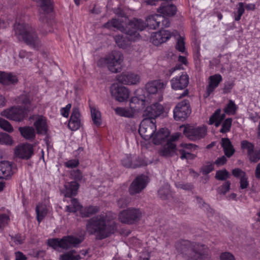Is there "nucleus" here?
Segmentation results:
<instances>
[{
    "label": "nucleus",
    "instance_id": "f257e3e1",
    "mask_svg": "<svg viewBox=\"0 0 260 260\" xmlns=\"http://www.w3.org/2000/svg\"><path fill=\"white\" fill-rule=\"evenodd\" d=\"M115 217L111 213L94 216L87 220L86 230L89 235H96L98 239L106 238L113 233L115 225L113 220Z\"/></svg>",
    "mask_w": 260,
    "mask_h": 260
},
{
    "label": "nucleus",
    "instance_id": "f03ea898",
    "mask_svg": "<svg viewBox=\"0 0 260 260\" xmlns=\"http://www.w3.org/2000/svg\"><path fill=\"white\" fill-rule=\"evenodd\" d=\"M177 252L186 260H209L208 251L204 246L187 240L177 241L175 244Z\"/></svg>",
    "mask_w": 260,
    "mask_h": 260
},
{
    "label": "nucleus",
    "instance_id": "7ed1b4c3",
    "mask_svg": "<svg viewBox=\"0 0 260 260\" xmlns=\"http://www.w3.org/2000/svg\"><path fill=\"white\" fill-rule=\"evenodd\" d=\"M197 147V145L191 143H181L176 148L175 144L168 142L161 148L159 154L161 156L167 157L172 156L176 153L180 155L181 159H193L196 156L192 154L190 151L192 149H195Z\"/></svg>",
    "mask_w": 260,
    "mask_h": 260
},
{
    "label": "nucleus",
    "instance_id": "20e7f679",
    "mask_svg": "<svg viewBox=\"0 0 260 260\" xmlns=\"http://www.w3.org/2000/svg\"><path fill=\"white\" fill-rule=\"evenodd\" d=\"M14 29L19 40H23L27 45L35 49L41 47V41L36 31L28 24L16 22L14 25Z\"/></svg>",
    "mask_w": 260,
    "mask_h": 260
},
{
    "label": "nucleus",
    "instance_id": "39448f33",
    "mask_svg": "<svg viewBox=\"0 0 260 260\" xmlns=\"http://www.w3.org/2000/svg\"><path fill=\"white\" fill-rule=\"evenodd\" d=\"M162 84L158 81L154 80L148 82L145 85L144 99H139L137 96L133 97L131 100V103H139L140 102L143 105L145 102H149L152 100L161 101L162 95L159 92Z\"/></svg>",
    "mask_w": 260,
    "mask_h": 260
},
{
    "label": "nucleus",
    "instance_id": "423d86ee",
    "mask_svg": "<svg viewBox=\"0 0 260 260\" xmlns=\"http://www.w3.org/2000/svg\"><path fill=\"white\" fill-rule=\"evenodd\" d=\"M123 60L122 54L119 51H113L106 57L99 59L97 64L98 66L106 65L110 72L116 73L121 71Z\"/></svg>",
    "mask_w": 260,
    "mask_h": 260
},
{
    "label": "nucleus",
    "instance_id": "0eeeda50",
    "mask_svg": "<svg viewBox=\"0 0 260 260\" xmlns=\"http://www.w3.org/2000/svg\"><path fill=\"white\" fill-rule=\"evenodd\" d=\"M81 242L82 240L78 238L69 236L63 237L61 239H49L48 241V243L50 246L53 247L55 249H56L59 247L63 249H68L71 247L75 246Z\"/></svg>",
    "mask_w": 260,
    "mask_h": 260
},
{
    "label": "nucleus",
    "instance_id": "6e6552de",
    "mask_svg": "<svg viewBox=\"0 0 260 260\" xmlns=\"http://www.w3.org/2000/svg\"><path fill=\"white\" fill-rule=\"evenodd\" d=\"M141 217L142 212L139 209L129 208L119 213L118 219L122 223L133 224L139 221Z\"/></svg>",
    "mask_w": 260,
    "mask_h": 260
},
{
    "label": "nucleus",
    "instance_id": "1a4fd4ad",
    "mask_svg": "<svg viewBox=\"0 0 260 260\" xmlns=\"http://www.w3.org/2000/svg\"><path fill=\"white\" fill-rule=\"evenodd\" d=\"M147 26L141 19H135L129 21L127 25L126 37L131 41H136L139 37L138 30L142 31Z\"/></svg>",
    "mask_w": 260,
    "mask_h": 260
},
{
    "label": "nucleus",
    "instance_id": "9d476101",
    "mask_svg": "<svg viewBox=\"0 0 260 260\" xmlns=\"http://www.w3.org/2000/svg\"><path fill=\"white\" fill-rule=\"evenodd\" d=\"M1 115L9 120L21 121L27 116V111L25 108L13 106L3 111L1 113Z\"/></svg>",
    "mask_w": 260,
    "mask_h": 260
},
{
    "label": "nucleus",
    "instance_id": "9b49d317",
    "mask_svg": "<svg viewBox=\"0 0 260 260\" xmlns=\"http://www.w3.org/2000/svg\"><path fill=\"white\" fill-rule=\"evenodd\" d=\"M156 129L155 122L149 118H144L141 122L139 133L145 140H149L153 136Z\"/></svg>",
    "mask_w": 260,
    "mask_h": 260
},
{
    "label": "nucleus",
    "instance_id": "f8f14e48",
    "mask_svg": "<svg viewBox=\"0 0 260 260\" xmlns=\"http://www.w3.org/2000/svg\"><path fill=\"white\" fill-rule=\"evenodd\" d=\"M183 134L189 140L194 141L205 137L207 134V128L205 126H188L184 128Z\"/></svg>",
    "mask_w": 260,
    "mask_h": 260
},
{
    "label": "nucleus",
    "instance_id": "ddd939ff",
    "mask_svg": "<svg viewBox=\"0 0 260 260\" xmlns=\"http://www.w3.org/2000/svg\"><path fill=\"white\" fill-rule=\"evenodd\" d=\"M174 117L176 120H183L189 116L191 113L189 102L187 100L179 102L175 107Z\"/></svg>",
    "mask_w": 260,
    "mask_h": 260
},
{
    "label": "nucleus",
    "instance_id": "4468645a",
    "mask_svg": "<svg viewBox=\"0 0 260 260\" xmlns=\"http://www.w3.org/2000/svg\"><path fill=\"white\" fill-rule=\"evenodd\" d=\"M111 95L119 102L127 101L129 96L128 89L124 86H119L117 84H113L110 88Z\"/></svg>",
    "mask_w": 260,
    "mask_h": 260
},
{
    "label": "nucleus",
    "instance_id": "2eb2a0df",
    "mask_svg": "<svg viewBox=\"0 0 260 260\" xmlns=\"http://www.w3.org/2000/svg\"><path fill=\"white\" fill-rule=\"evenodd\" d=\"M178 31L175 30L171 34L168 30L161 29L157 32H153L150 38V41L156 46H158L169 40L171 36L178 35Z\"/></svg>",
    "mask_w": 260,
    "mask_h": 260
},
{
    "label": "nucleus",
    "instance_id": "dca6fc26",
    "mask_svg": "<svg viewBox=\"0 0 260 260\" xmlns=\"http://www.w3.org/2000/svg\"><path fill=\"white\" fill-rule=\"evenodd\" d=\"M147 178L141 175L137 177L131 183L129 187V192L131 195L139 193L143 190L147 185Z\"/></svg>",
    "mask_w": 260,
    "mask_h": 260
},
{
    "label": "nucleus",
    "instance_id": "f3484780",
    "mask_svg": "<svg viewBox=\"0 0 260 260\" xmlns=\"http://www.w3.org/2000/svg\"><path fill=\"white\" fill-rule=\"evenodd\" d=\"M15 154L20 158L28 159L34 154L32 145L29 144L18 145L15 149Z\"/></svg>",
    "mask_w": 260,
    "mask_h": 260
},
{
    "label": "nucleus",
    "instance_id": "a211bd4d",
    "mask_svg": "<svg viewBox=\"0 0 260 260\" xmlns=\"http://www.w3.org/2000/svg\"><path fill=\"white\" fill-rule=\"evenodd\" d=\"M163 107L158 103H155L150 106L147 107L143 112V116L145 118H149L154 120L159 116L163 112Z\"/></svg>",
    "mask_w": 260,
    "mask_h": 260
},
{
    "label": "nucleus",
    "instance_id": "6ab92c4d",
    "mask_svg": "<svg viewBox=\"0 0 260 260\" xmlns=\"http://www.w3.org/2000/svg\"><path fill=\"white\" fill-rule=\"evenodd\" d=\"M172 88L174 90H182L189 83V77L186 74H182L179 76L173 78L171 80Z\"/></svg>",
    "mask_w": 260,
    "mask_h": 260
},
{
    "label": "nucleus",
    "instance_id": "aec40b11",
    "mask_svg": "<svg viewBox=\"0 0 260 260\" xmlns=\"http://www.w3.org/2000/svg\"><path fill=\"white\" fill-rule=\"evenodd\" d=\"M140 80L139 75L134 73H123L117 77L118 82L123 84H137Z\"/></svg>",
    "mask_w": 260,
    "mask_h": 260
},
{
    "label": "nucleus",
    "instance_id": "412c9836",
    "mask_svg": "<svg viewBox=\"0 0 260 260\" xmlns=\"http://www.w3.org/2000/svg\"><path fill=\"white\" fill-rule=\"evenodd\" d=\"M80 112L79 108L74 107L68 123L69 128L72 131H76L80 126Z\"/></svg>",
    "mask_w": 260,
    "mask_h": 260
},
{
    "label": "nucleus",
    "instance_id": "4be33fe9",
    "mask_svg": "<svg viewBox=\"0 0 260 260\" xmlns=\"http://www.w3.org/2000/svg\"><path fill=\"white\" fill-rule=\"evenodd\" d=\"M209 85L207 87V92L205 97H208L214 91V90L218 86L219 84L222 80V76L220 74H215L211 76L209 78Z\"/></svg>",
    "mask_w": 260,
    "mask_h": 260
},
{
    "label": "nucleus",
    "instance_id": "5701e85b",
    "mask_svg": "<svg viewBox=\"0 0 260 260\" xmlns=\"http://www.w3.org/2000/svg\"><path fill=\"white\" fill-rule=\"evenodd\" d=\"M18 82L16 75L10 72L0 71V83L6 85L15 84Z\"/></svg>",
    "mask_w": 260,
    "mask_h": 260
},
{
    "label": "nucleus",
    "instance_id": "b1692460",
    "mask_svg": "<svg viewBox=\"0 0 260 260\" xmlns=\"http://www.w3.org/2000/svg\"><path fill=\"white\" fill-rule=\"evenodd\" d=\"M37 133L45 135L48 131L46 118L42 116H37L35 117V121L34 124Z\"/></svg>",
    "mask_w": 260,
    "mask_h": 260
},
{
    "label": "nucleus",
    "instance_id": "393cba45",
    "mask_svg": "<svg viewBox=\"0 0 260 260\" xmlns=\"http://www.w3.org/2000/svg\"><path fill=\"white\" fill-rule=\"evenodd\" d=\"M163 16L160 14H154L149 16L146 19L147 25L150 29H155L160 26Z\"/></svg>",
    "mask_w": 260,
    "mask_h": 260
},
{
    "label": "nucleus",
    "instance_id": "a878e982",
    "mask_svg": "<svg viewBox=\"0 0 260 260\" xmlns=\"http://www.w3.org/2000/svg\"><path fill=\"white\" fill-rule=\"evenodd\" d=\"M79 185L76 181H71L66 183L64 185L63 191L66 197H71L75 196L78 192Z\"/></svg>",
    "mask_w": 260,
    "mask_h": 260
},
{
    "label": "nucleus",
    "instance_id": "bb28decb",
    "mask_svg": "<svg viewBox=\"0 0 260 260\" xmlns=\"http://www.w3.org/2000/svg\"><path fill=\"white\" fill-rule=\"evenodd\" d=\"M169 135L168 130L165 128L160 129L156 134H154L152 138L153 143L155 145L160 144L165 142Z\"/></svg>",
    "mask_w": 260,
    "mask_h": 260
},
{
    "label": "nucleus",
    "instance_id": "cd10ccee",
    "mask_svg": "<svg viewBox=\"0 0 260 260\" xmlns=\"http://www.w3.org/2000/svg\"><path fill=\"white\" fill-rule=\"evenodd\" d=\"M12 174V164L7 161L0 162V179H7Z\"/></svg>",
    "mask_w": 260,
    "mask_h": 260
},
{
    "label": "nucleus",
    "instance_id": "c85d7f7f",
    "mask_svg": "<svg viewBox=\"0 0 260 260\" xmlns=\"http://www.w3.org/2000/svg\"><path fill=\"white\" fill-rule=\"evenodd\" d=\"M19 131L21 136L26 140L32 141L36 137L35 128L32 126H23L19 127Z\"/></svg>",
    "mask_w": 260,
    "mask_h": 260
},
{
    "label": "nucleus",
    "instance_id": "c756f323",
    "mask_svg": "<svg viewBox=\"0 0 260 260\" xmlns=\"http://www.w3.org/2000/svg\"><path fill=\"white\" fill-rule=\"evenodd\" d=\"M177 9L175 6L173 5H169L162 4L157 9V12L161 14L166 16H173L176 13Z\"/></svg>",
    "mask_w": 260,
    "mask_h": 260
},
{
    "label": "nucleus",
    "instance_id": "7c9ffc66",
    "mask_svg": "<svg viewBox=\"0 0 260 260\" xmlns=\"http://www.w3.org/2000/svg\"><path fill=\"white\" fill-rule=\"evenodd\" d=\"M124 19L121 21V20L113 18L111 21H108L104 24V27L108 28H110L111 27L116 28L121 31L127 29V26L125 27L123 24Z\"/></svg>",
    "mask_w": 260,
    "mask_h": 260
},
{
    "label": "nucleus",
    "instance_id": "2f4dec72",
    "mask_svg": "<svg viewBox=\"0 0 260 260\" xmlns=\"http://www.w3.org/2000/svg\"><path fill=\"white\" fill-rule=\"evenodd\" d=\"M221 146L223 147L225 155L231 157L234 153L235 150L229 138H222L221 139Z\"/></svg>",
    "mask_w": 260,
    "mask_h": 260
},
{
    "label": "nucleus",
    "instance_id": "473e14b6",
    "mask_svg": "<svg viewBox=\"0 0 260 260\" xmlns=\"http://www.w3.org/2000/svg\"><path fill=\"white\" fill-rule=\"evenodd\" d=\"M124 34L122 35H117L114 37L116 44L120 47L124 48L128 45V42L132 41L128 39L126 37V30L123 31Z\"/></svg>",
    "mask_w": 260,
    "mask_h": 260
},
{
    "label": "nucleus",
    "instance_id": "72a5a7b5",
    "mask_svg": "<svg viewBox=\"0 0 260 260\" xmlns=\"http://www.w3.org/2000/svg\"><path fill=\"white\" fill-rule=\"evenodd\" d=\"M92 120L96 126H100L102 123L100 112L94 107L90 106Z\"/></svg>",
    "mask_w": 260,
    "mask_h": 260
},
{
    "label": "nucleus",
    "instance_id": "f704fd0d",
    "mask_svg": "<svg viewBox=\"0 0 260 260\" xmlns=\"http://www.w3.org/2000/svg\"><path fill=\"white\" fill-rule=\"evenodd\" d=\"M37 214V218L39 223L44 219L47 213V210L45 206L43 205H38L36 208Z\"/></svg>",
    "mask_w": 260,
    "mask_h": 260
},
{
    "label": "nucleus",
    "instance_id": "c9c22d12",
    "mask_svg": "<svg viewBox=\"0 0 260 260\" xmlns=\"http://www.w3.org/2000/svg\"><path fill=\"white\" fill-rule=\"evenodd\" d=\"M225 113L221 114V110L220 109H217L210 117L208 123L209 124H213L217 119H219V120L223 121L225 117Z\"/></svg>",
    "mask_w": 260,
    "mask_h": 260
},
{
    "label": "nucleus",
    "instance_id": "e433bc0d",
    "mask_svg": "<svg viewBox=\"0 0 260 260\" xmlns=\"http://www.w3.org/2000/svg\"><path fill=\"white\" fill-rule=\"evenodd\" d=\"M238 109V106L235 104V102L230 100L226 106L224 108L223 111L225 113L228 115H235Z\"/></svg>",
    "mask_w": 260,
    "mask_h": 260
},
{
    "label": "nucleus",
    "instance_id": "4c0bfd02",
    "mask_svg": "<svg viewBox=\"0 0 260 260\" xmlns=\"http://www.w3.org/2000/svg\"><path fill=\"white\" fill-rule=\"evenodd\" d=\"M71 204L66 206V210L70 212H76L80 210L82 207L76 199H72L71 201Z\"/></svg>",
    "mask_w": 260,
    "mask_h": 260
},
{
    "label": "nucleus",
    "instance_id": "58836bf2",
    "mask_svg": "<svg viewBox=\"0 0 260 260\" xmlns=\"http://www.w3.org/2000/svg\"><path fill=\"white\" fill-rule=\"evenodd\" d=\"M81 258L80 255L75 254L74 250H71L60 256V260H79Z\"/></svg>",
    "mask_w": 260,
    "mask_h": 260
},
{
    "label": "nucleus",
    "instance_id": "ea45409f",
    "mask_svg": "<svg viewBox=\"0 0 260 260\" xmlns=\"http://www.w3.org/2000/svg\"><path fill=\"white\" fill-rule=\"evenodd\" d=\"M233 119L232 118H228L224 120L222 123L221 128L219 132L221 133L225 134L230 131Z\"/></svg>",
    "mask_w": 260,
    "mask_h": 260
},
{
    "label": "nucleus",
    "instance_id": "a19ab883",
    "mask_svg": "<svg viewBox=\"0 0 260 260\" xmlns=\"http://www.w3.org/2000/svg\"><path fill=\"white\" fill-rule=\"evenodd\" d=\"M170 192V186L169 184H166L158 190V194L160 198L166 199L169 195Z\"/></svg>",
    "mask_w": 260,
    "mask_h": 260
},
{
    "label": "nucleus",
    "instance_id": "79ce46f5",
    "mask_svg": "<svg viewBox=\"0 0 260 260\" xmlns=\"http://www.w3.org/2000/svg\"><path fill=\"white\" fill-rule=\"evenodd\" d=\"M99 208L98 206H89L84 209L82 212V216L83 217H89L99 211Z\"/></svg>",
    "mask_w": 260,
    "mask_h": 260
},
{
    "label": "nucleus",
    "instance_id": "37998d69",
    "mask_svg": "<svg viewBox=\"0 0 260 260\" xmlns=\"http://www.w3.org/2000/svg\"><path fill=\"white\" fill-rule=\"evenodd\" d=\"M0 127L8 133H12L14 131L13 127L10 123L1 117H0Z\"/></svg>",
    "mask_w": 260,
    "mask_h": 260
},
{
    "label": "nucleus",
    "instance_id": "c03bdc74",
    "mask_svg": "<svg viewBox=\"0 0 260 260\" xmlns=\"http://www.w3.org/2000/svg\"><path fill=\"white\" fill-rule=\"evenodd\" d=\"M17 103L19 104H23L24 107L26 109V111H29L28 105L30 103V98L27 95H21L18 98Z\"/></svg>",
    "mask_w": 260,
    "mask_h": 260
},
{
    "label": "nucleus",
    "instance_id": "a18cd8bd",
    "mask_svg": "<svg viewBox=\"0 0 260 260\" xmlns=\"http://www.w3.org/2000/svg\"><path fill=\"white\" fill-rule=\"evenodd\" d=\"M0 143L1 144L11 145L13 143V140L11 136L8 134L1 133Z\"/></svg>",
    "mask_w": 260,
    "mask_h": 260
},
{
    "label": "nucleus",
    "instance_id": "49530a36",
    "mask_svg": "<svg viewBox=\"0 0 260 260\" xmlns=\"http://www.w3.org/2000/svg\"><path fill=\"white\" fill-rule=\"evenodd\" d=\"M239 7L236 12H234V18L235 21H239L242 15L245 11L244 5L243 3H239L238 4Z\"/></svg>",
    "mask_w": 260,
    "mask_h": 260
},
{
    "label": "nucleus",
    "instance_id": "de8ad7c7",
    "mask_svg": "<svg viewBox=\"0 0 260 260\" xmlns=\"http://www.w3.org/2000/svg\"><path fill=\"white\" fill-rule=\"evenodd\" d=\"M122 165L127 167L131 168H136L139 166L134 164L132 162V158L131 156H126L122 160Z\"/></svg>",
    "mask_w": 260,
    "mask_h": 260
},
{
    "label": "nucleus",
    "instance_id": "09e8293b",
    "mask_svg": "<svg viewBox=\"0 0 260 260\" xmlns=\"http://www.w3.org/2000/svg\"><path fill=\"white\" fill-rule=\"evenodd\" d=\"M231 186V182L229 181H225L221 186H220L217 190L218 193L219 194H225L229 191Z\"/></svg>",
    "mask_w": 260,
    "mask_h": 260
},
{
    "label": "nucleus",
    "instance_id": "8fccbe9b",
    "mask_svg": "<svg viewBox=\"0 0 260 260\" xmlns=\"http://www.w3.org/2000/svg\"><path fill=\"white\" fill-rule=\"evenodd\" d=\"M254 147V146L252 143L246 140H244L241 142V148L244 149H247V154L253 152Z\"/></svg>",
    "mask_w": 260,
    "mask_h": 260
},
{
    "label": "nucleus",
    "instance_id": "3c124183",
    "mask_svg": "<svg viewBox=\"0 0 260 260\" xmlns=\"http://www.w3.org/2000/svg\"><path fill=\"white\" fill-rule=\"evenodd\" d=\"M229 177V172L226 170L217 171L215 175V178L219 180H224Z\"/></svg>",
    "mask_w": 260,
    "mask_h": 260
},
{
    "label": "nucleus",
    "instance_id": "603ef678",
    "mask_svg": "<svg viewBox=\"0 0 260 260\" xmlns=\"http://www.w3.org/2000/svg\"><path fill=\"white\" fill-rule=\"evenodd\" d=\"M249 160L251 162H256L260 159V152L254 151L248 154Z\"/></svg>",
    "mask_w": 260,
    "mask_h": 260
},
{
    "label": "nucleus",
    "instance_id": "864d4df0",
    "mask_svg": "<svg viewBox=\"0 0 260 260\" xmlns=\"http://www.w3.org/2000/svg\"><path fill=\"white\" fill-rule=\"evenodd\" d=\"M176 48L177 50L181 52H184L185 50V43L184 42L183 38L179 36V38L178 39L176 45Z\"/></svg>",
    "mask_w": 260,
    "mask_h": 260
},
{
    "label": "nucleus",
    "instance_id": "5fc2aeb1",
    "mask_svg": "<svg viewBox=\"0 0 260 260\" xmlns=\"http://www.w3.org/2000/svg\"><path fill=\"white\" fill-rule=\"evenodd\" d=\"M249 186L248 177L246 174L240 179V188L241 189H246Z\"/></svg>",
    "mask_w": 260,
    "mask_h": 260
},
{
    "label": "nucleus",
    "instance_id": "6e6d98bb",
    "mask_svg": "<svg viewBox=\"0 0 260 260\" xmlns=\"http://www.w3.org/2000/svg\"><path fill=\"white\" fill-rule=\"evenodd\" d=\"M9 220V217L6 214H0V229L4 228Z\"/></svg>",
    "mask_w": 260,
    "mask_h": 260
},
{
    "label": "nucleus",
    "instance_id": "4d7b16f0",
    "mask_svg": "<svg viewBox=\"0 0 260 260\" xmlns=\"http://www.w3.org/2000/svg\"><path fill=\"white\" fill-rule=\"evenodd\" d=\"M79 164L77 159H73L68 160L64 163V165L68 168H74L78 166Z\"/></svg>",
    "mask_w": 260,
    "mask_h": 260
},
{
    "label": "nucleus",
    "instance_id": "13d9d810",
    "mask_svg": "<svg viewBox=\"0 0 260 260\" xmlns=\"http://www.w3.org/2000/svg\"><path fill=\"white\" fill-rule=\"evenodd\" d=\"M71 175L72 176V177L76 180L75 181L76 182L77 181L81 180L83 178L82 173L79 170L72 171Z\"/></svg>",
    "mask_w": 260,
    "mask_h": 260
},
{
    "label": "nucleus",
    "instance_id": "bf43d9fd",
    "mask_svg": "<svg viewBox=\"0 0 260 260\" xmlns=\"http://www.w3.org/2000/svg\"><path fill=\"white\" fill-rule=\"evenodd\" d=\"M214 169V165L212 164L209 163L207 165L204 166L202 169V173L204 175H207L210 173Z\"/></svg>",
    "mask_w": 260,
    "mask_h": 260
},
{
    "label": "nucleus",
    "instance_id": "052dcab7",
    "mask_svg": "<svg viewBox=\"0 0 260 260\" xmlns=\"http://www.w3.org/2000/svg\"><path fill=\"white\" fill-rule=\"evenodd\" d=\"M129 203V201L127 198H121L117 201V205L119 208H125Z\"/></svg>",
    "mask_w": 260,
    "mask_h": 260
},
{
    "label": "nucleus",
    "instance_id": "680f3d73",
    "mask_svg": "<svg viewBox=\"0 0 260 260\" xmlns=\"http://www.w3.org/2000/svg\"><path fill=\"white\" fill-rule=\"evenodd\" d=\"M232 174L237 178H239L240 179L242 178L243 176L246 175L245 172L242 171L241 169L239 168H236L233 169L232 171Z\"/></svg>",
    "mask_w": 260,
    "mask_h": 260
},
{
    "label": "nucleus",
    "instance_id": "e2e57ef3",
    "mask_svg": "<svg viewBox=\"0 0 260 260\" xmlns=\"http://www.w3.org/2000/svg\"><path fill=\"white\" fill-rule=\"evenodd\" d=\"M233 86L234 83L233 82L231 81L225 82L224 85V87L223 88V92L224 93L230 92Z\"/></svg>",
    "mask_w": 260,
    "mask_h": 260
},
{
    "label": "nucleus",
    "instance_id": "0e129e2a",
    "mask_svg": "<svg viewBox=\"0 0 260 260\" xmlns=\"http://www.w3.org/2000/svg\"><path fill=\"white\" fill-rule=\"evenodd\" d=\"M122 116L131 118L133 117L135 114V110L132 108L128 109L124 108Z\"/></svg>",
    "mask_w": 260,
    "mask_h": 260
},
{
    "label": "nucleus",
    "instance_id": "69168bd1",
    "mask_svg": "<svg viewBox=\"0 0 260 260\" xmlns=\"http://www.w3.org/2000/svg\"><path fill=\"white\" fill-rule=\"evenodd\" d=\"M114 13L117 16H118V17H121V18H123V19H124V21L126 22L127 18L126 17V14L123 10L120 8H118L115 10Z\"/></svg>",
    "mask_w": 260,
    "mask_h": 260
},
{
    "label": "nucleus",
    "instance_id": "338daca9",
    "mask_svg": "<svg viewBox=\"0 0 260 260\" xmlns=\"http://www.w3.org/2000/svg\"><path fill=\"white\" fill-rule=\"evenodd\" d=\"M72 105L68 104L66 107L62 108L60 110L61 114L64 117H68L69 111L71 108Z\"/></svg>",
    "mask_w": 260,
    "mask_h": 260
},
{
    "label": "nucleus",
    "instance_id": "774afa93",
    "mask_svg": "<svg viewBox=\"0 0 260 260\" xmlns=\"http://www.w3.org/2000/svg\"><path fill=\"white\" fill-rule=\"evenodd\" d=\"M220 260H235V258L231 253L224 252L220 255Z\"/></svg>",
    "mask_w": 260,
    "mask_h": 260
}]
</instances>
